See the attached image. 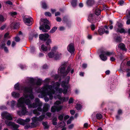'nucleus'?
Masks as SVG:
<instances>
[{"mask_svg": "<svg viewBox=\"0 0 130 130\" xmlns=\"http://www.w3.org/2000/svg\"><path fill=\"white\" fill-rule=\"evenodd\" d=\"M29 88H25L24 89L25 92L28 93V94H25L24 95V98L25 99V104L28 106L29 108H36L38 106L41 107L42 105V103L40 101L38 98H36L35 99V102L32 104L31 103L30 100L28 98H29L31 99H33L34 97L31 89L28 90Z\"/></svg>", "mask_w": 130, "mask_h": 130, "instance_id": "obj_1", "label": "nucleus"}, {"mask_svg": "<svg viewBox=\"0 0 130 130\" xmlns=\"http://www.w3.org/2000/svg\"><path fill=\"white\" fill-rule=\"evenodd\" d=\"M38 92L40 93L38 96L40 98L44 97L45 102H48L49 100V98L46 96L48 95L51 100L53 98V94H54L55 92L52 89V86L51 85H44L41 89H39Z\"/></svg>", "mask_w": 130, "mask_h": 130, "instance_id": "obj_2", "label": "nucleus"}, {"mask_svg": "<svg viewBox=\"0 0 130 130\" xmlns=\"http://www.w3.org/2000/svg\"><path fill=\"white\" fill-rule=\"evenodd\" d=\"M70 78V77L67 76L65 79L64 81L62 82L61 85L64 89L63 90L61 88H59L60 85V84L59 83L56 82L54 83L52 87L53 91L55 92L54 94L55 93L56 91L57 93H61L62 92L64 94H66L69 88V86L67 84L69 83Z\"/></svg>", "mask_w": 130, "mask_h": 130, "instance_id": "obj_3", "label": "nucleus"}, {"mask_svg": "<svg viewBox=\"0 0 130 130\" xmlns=\"http://www.w3.org/2000/svg\"><path fill=\"white\" fill-rule=\"evenodd\" d=\"M25 99L24 97H22L20 98L18 101L17 106L21 108V111H18V113L20 116L24 115L27 113L26 108L25 107Z\"/></svg>", "mask_w": 130, "mask_h": 130, "instance_id": "obj_4", "label": "nucleus"}, {"mask_svg": "<svg viewBox=\"0 0 130 130\" xmlns=\"http://www.w3.org/2000/svg\"><path fill=\"white\" fill-rule=\"evenodd\" d=\"M27 82L28 83L30 84V85L29 86L27 87H24L23 88L24 89L26 88H29L28 90L31 89L32 91V89L33 88L36 87L38 85L40 86L41 85V80L38 79H35L33 78H27Z\"/></svg>", "mask_w": 130, "mask_h": 130, "instance_id": "obj_5", "label": "nucleus"}, {"mask_svg": "<svg viewBox=\"0 0 130 130\" xmlns=\"http://www.w3.org/2000/svg\"><path fill=\"white\" fill-rule=\"evenodd\" d=\"M56 48L53 47L52 49L51 52L48 53L47 55L49 57L51 58H54L55 59H58L61 56V54L56 52Z\"/></svg>", "mask_w": 130, "mask_h": 130, "instance_id": "obj_6", "label": "nucleus"}, {"mask_svg": "<svg viewBox=\"0 0 130 130\" xmlns=\"http://www.w3.org/2000/svg\"><path fill=\"white\" fill-rule=\"evenodd\" d=\"M61 102L59 101H56L54 103V105L51 108V111L54 112L56 111L58 112L61 110L62 108V106L61 105H58L61 104Z\"/></svg>", "mask_w": 130, "mask_h": 130, "instance_id": "obj_7", "label": "nucleus"}, {"mask_svg": "<svg viewBox=\"0 0 130 130\" xmlns=\"http://www.w3.org/2000/svg\"><path fill=\"white\" fill-rule=\"evenodd\" d=\"M114 53L113 52H110L108 51H104L102 53V54L100 55V56L102 60L105 61L107 60V58L106 56H104V55L110 56L114 54Z\"/></svg>", "mask_w": 130, "mask_h": 130, "instance_id": "obj_8", "label": "nucleus"}, {"mask_svg": "<svg viewBox=\"0 0 130 130\" xmlns=\"http://www.w3.org/2000/svg\"><path fill=\"white\" fill-rule=\"evenodd\" d=\"M5 124L8 126H11L14 128L13 130H19L18 128L20 126L19 125L15 124V123L10 122L8 120L5 121Z\"/></svg>", "mask_w": 130, "mask_h": 130, "instance_id": "obj_9", "label": "nucleus"}, {"mask_svg": "<svg viewBox=\"0 0 130 130\" xmlns=\"http://www.w3.org/2000/svg\"><path fill=\"white\" fill-rule=\"evenodd\" d=\"M65 69L64 66H62L59 69L58 71L59 70L60 72L61 73L63 74L64 75H66L70 72L71 69L69 66L68 67L66 71H65Z\"/></svg>", "mask_w": 130, "mask_h": 130, "instance_id": "obj_10", "label": "nucleus"}, {"mask_svg": "<svg viewBox=\"0 0 130 130\" xmlns=\"http://www.w3.org/2000/svg\"><path fill=\"white\" fill-rule=\"evenodd\" d=\"M45 117V115H42L38 117H33L31 118L32 122H37L38 121H41L44 119Z\"/></svg>", "mask_w": 130, "mask_h": 130, "instance_id": "obj_11", "label": "nucleus"}, {"mask_svg": "<svg viewBox=\"0 0 130 130\" xmlns=\"http://www.w3.org/2000/svg\"><path fill=\"white\" fill-rule=\"evenodd\" d=\"M123 26L122 23H118V28L115 29L116 32H119L120 33H123L125 34L127 32L124 29L122 28Z\"/></svg>", "mask_w": 130, "mask_h": 130, "instance_id": "obj_12", "label": "nucleus"}, {"mask_svg": "<svg viewBox=\"0 0 130 130\" xmlns=\"http://www.w3.org/2000/svg\"><path fill=\"white\" fill-rule=\"evenodd\" d=\"M1 115L3 119L8 120H12V118L11 115L6 112H3L2 113Z\"/></svg>", "mask_w": 130, "mask_h": 130, "instance_id": "obj_13", "label": "nucleus"}, {"mask_svg": "<svg viewBox=\"0 0 130 130\" xmlns=\"http://www.w3.org/2000/svg\"><path fill=\"white\" fill-rule=\"evenodd\" d=\"M40 26L39 27V29L40 30H41L42 31L44 32H46L47 31V30L45 29L44 26L46 29L49 30L50 29V27L49 25L47 24L45 25L44 24H42L41 22H40Z\"/></svg>", "mask_w": 130, "mask_h": 130, "instance_id": "obj_14", "label": "nucleus"}, {"mask_svg": "<svg viewBox=\"0 0 130 130\" xmlns=\"http://www.w3.org/2000/svg\"><path fill=\"white\" fill-rule=\"evenodd\" d=\"M23 20L24 23L28 25L32 24V22L33 20L32 18L31 17H29L27 18H24Z\"/></svg>", "mask_w": 130, "mask_h": 130, "instance_id": "obj_15", "label": "nucleus"}, {"mask_svg": "<svg viewBox=\"0 0 130 130\" xmlns=\"http://www.w3.org/2000/svg\"><path fill=\"white\" fill-rule=\"evenodd\" d=\"M49 35L47 34H41L39 35L40 39L42 40L45 41L49 37Z\"/></svg>", "mask_w": 130, "mask_h": 130, "instance_id": "obj_16", "label": "nucleus"}, {"mask_svg": "<svg viewBox=\"0 0 130 130\" xmlns=\"http://www.w3.org/2000/svg\"><path fill=\"white\" fill-rule=\"evenodd\" d=\"M67 49L68 51L71 53H73L75 51L73 44L72 43L68 45Z\"/></svg>", "mask_w": 130, "mask_h": 130, "instance_id": "obj_17", "label": "nucleus"}, {"mask_svg": "<svg viewBox=\"0 0 130 130\" xmlns=\"http://www.w3.org/2000/svg\"><path fill=\"white\" fill-rule=\"evenodd\" d=\"M38 107L37 109H35L33 110V112L34 114L36 115V116H39L40 114V113L38 112V110L40 112L42 111V109L41 107Z\"/></svg>", "mask_w": 130, "mask_h": 130, "instance_id": "obj_18", "label": "nucleus"}, {"mask_svg": "<svg viewBox=\"0 0 130 130\" xmlns=\"http://www.w3.org/2000/svg\"><path fill=\"white\" fill-rule=\"evenodd\" d=\"M22 87L21 88L19 87V84L18 83H17L14 86V88L15 89L17 90H23L24 92V94H28V92H25L24 89L23 88L24 87Z\"/></svg>", "mask_w": 130, "mask_h": 130, "instance_id": "obj_19", "label": "nucleus"}, {"mask_svg": "<svg viewBox=\"0 0 130 130\" xmlns=\"http://www.w3.org/2000/svg\"><path fill=\"white\" fill-rule=\"evenodd\" d=\"M41 49L42 51L45 52L48 51H50L51 49L50 46H48L47 47L44 44H42L41 45Z\"/></svg>", "mask_w": 130, "mask_h": 130, "instance_id": "obj_20", "label": "nucleus"}, {"mask_svg": "<svg viewBox=\"0 0 130 130\" xmlns=\"http://www.w3.org/2000/svg\"><path fill=\"white\" fill-rule=\"evenodd\" d=\"M95 16L94 14H90V22L91 23H95Z\"/></svg>", "mask_w": 130, "mask_h": 130, "instance_id": "obj_21", "label": "nucleus"}, {"mask_svg": "<svg viewBox=\"0 0 130 130\" xmlns=\"http://www.w3.org/2000/svg\"><path fill=\"white\" fill-rule=\"evenodd\" d=\"M50 105L47 104H45L44 105L42 108V111L43 112H45L47 111L50 108Z\"/></svg>", "mask_w": 130, "mask_h": 130, "instance_id": "obj_22", "label": "nucleus"}, {"mask_svg": "<svg viewBox=\"0 0 130 130\" xmlns=\"http://www.w3.org/2000/svg\"><path fill=\"white\" fill-rule=\"evenodd\" d=\"M57 98L60 100L61 101L64 102H66L68 101L69 98L68 97H61L60 95H57Z\"/></svg>", "mask_w": 130, "mask_h": 130, "instance_id": "obj_23", "label": "nucleus"}, {"mask_svg": "<svg viewBox=\"0 0 130 130\" xmlns=\"http://www.w3.org/2000/svg\"><path fill=\"white\" fill-rule=\"evenodd\" d=\"M15 121L21 125H25V121L20 118H19L17 120H15Z\"/></svg>", "mask_w": 130, "mask_h": 130, "instance_id": "obj_24", "label": "nucleus"}, {"mask_svg": "<svg viewBox=\"0 0 130 130\" xmlns=\"http://www.w3.org/2000/svg\"><path fill=\"white\" fill-rule=\"evenodd\" d=\"M97 6H96L95 8L94 13L96 15L98 16L100 14L101 11L99 9L97 8Z\"/></svg>", "mask_w": 130, "mask_h": 130, "instance_id": "obj_25", "label": "nucleus"}, {"mask_svg": "<svg viewBox=\"0 0 130 130\" xmlns=\"http://www.w3.org/2000/svg\"><path fill=\"white\" fill-rule=\"evenodd\" d=\"M12 96L13 97L16 98H18L20 96V94L15 92H13L11 93Z\"/></svg>", "mask_w": 130, "mask_h": 130, "instance_id": "obj_26", "label": "nucleus"}, {"mask_svg": "<svg viewBox=\"0 0 130 130\" xmlns=\"http://www.w3.org/2000/svg\"><path fill=\"white\" fill-rule=\"evenodd\" d=\"M118 47L123 50H126V49L125 45L123 43L120 44L118 45Z\"/></svg>", "mask_w": 130, "mask_h": 130, "instance_id": "obj_27", "label": "nucleus"}, {"mask_svg": "<svg viewBox=\"0 0 130 130\" xmlns=\"http://www.w3.org/2000/svg\"><path fill=\"white\" fill-rule=\"evenodd\" d=\"M105 29L104 28H101L98 30V32L100 35H102L105 32Z\"/></svg>", "mask_w": 130, "mask_h": 130, "instance_id": "obj_28", "label": "nucleus"}, {"mask_svg": "<svg viewBox=\"0 0 130 130\" xmlns=\"http://www.w3.org/2000/svg\"><path fill=\"white\" fill-rule=\"evenodd\" d=\"M16 103V102L15 101L12 100L11 102L10 106L12 108H13Z\"/></svg>", "mask_w": 130, "mask_h": 130, "instance_id": "obj_29", "label": "nucleus"}, {"mask_svg": "<svg viewBox=\"0 0 130 130\" xmlns=\"http://www.w3.org/2000/svg\"><path fill=\"white\" fill-rule=\"evenodd\" d=\"M96 117L97 119L100 120L102 118V116L100 113H97L96 115Z\"/></svg>", "mask_w": 130, "mask_h": 130, "instance_id": "obj_30", "label": "nucleus"}, {"mask_svg": "<svg viewBox=\"0 0 130 130\" xmlns=\"http://www.w3.org/2000/svg\"><path fill=\"white\" fill-rule=\"evenodd\" d=\"M41 3H42V8H43L46 9L47 8V6L45 3L44 1L42 2Z\"/></svg>", "mask_w": 130, "mask_h": 130, "instance_id": "obj_31", "label": "nucleus"}, {"mask_svg": "<svg viewBox=\"0 0 130 130\" xmlns=\"http://www.w3.org/2000/svg\"><path fill=\"white\" fill-rule=\"evenodd\" d=\"M41 22H40L41 23L42 22H43L44 23V24L45 23L47 24H48V23L49 22L48 20L45 19H41Z\"/></svg>", "mask_w": 130, "mask_h": 130, "instance_id": "obj_32", "label": "nucleus"}, {"mask_svg": "<svg viewBox=\"0 0 130 130\" xmlns=\"http://www.w3.org/2000/svg\"><path fill=\"white\" fill-rule=\"evenodd\" d=\"M42 124L44 126V128L47 129L48 128V127L47 125V122H43L42 123Z\"/></svg>", "mask_w": 130, "mask_h": 130, "instance_id": "obj_33", "label": "nucleus"}, {"mask_svg": "<svg viewBox=\"0 0 130 130\" xmlns=\"http://www.w3.org/2000/svg\"><path fill=\"white\" fill-rule=\"evenodd\" d=\"M76 0H72L71 4L73 7H75L76 6Z\"/></svg>", "mask_w": 130, "mask_h": 130, "instance_id": "obj_34", "label": "nucleus"}, {"mask_svg": "<svg viewBox=\"0 0 130 130\" xmlns=\"http://www.w3.org/2000/svg\"><path fill=\"white\" fill-rule=\"evenodd\" d=\"M36 122H32L31 123V125H30V128H32L35 127L37 126V124L36 123Z\"/></svg>", "mask_w": 130, "mask_h": 130, "instance_id": "obj_35", "label": "nucleus"}, {"mask_svg": "<svg viewBox=\"0 0 130 130\" xmlns=\"http://www.w3.org/2000/svg\"><path fill=\"white\" fill-rule=\"evenodd\" d=\"M51 41L50 39H48L46 42V45L48 46H50V44L51 43Z\"/></svg>", "mask_w": 130, "mask_h": 130, "instance_id": "obj_36", "label": "nucleus"}, {"mask_svg": "<svg viewBox=\"0 0 130 130\" xmlns=\"http://www.w3.org/2000/svg\"><path fill=\"white\" fill-rule=\"evenodd\" d=\"M13 28L14 29H17L19 27V24L18 23H15L13 24Z\"/></svg>", "mask_w": 130, "mask_h": 130, "instance_id": "obj_37", "label": "nucleus"}, {"mask_svg": "<svg viewBox=\"0 0 130 130\" xmlns=\"http://www.w3.org/2000/svg\"><path fill=\"white\" fill-rule=\"evenodd\" d=\"M57 29V28L56 27H54L50 30V33H53Z\"/></svg>", "mask_w": 130, "mask_h": 130, "instance_id": "obj_38", "label": "nucleus"}, {"mask_svg": "<svg viewBox=\"0 0 130 130\" xmlns=\"http://www.w3.org/2000/svg\"><path fill=\"white\" fill-rule=\"evenodd\" d=\"M57 120V119L56 118H54L53 120V125H55L57 124V122L56 121Z\"/></svg>", "mask_w": 130, "mask_h": 130, "instance_id": "obj_39", "label": "nucleus"}, {"mask_svg": "<svg viewBox=\"0 0 130 130\" xmlns=\"http://www.w3.org/2000/svg\"><path fill=\"white\" fill-rule=\"evenodd\" d=\"M122 38L120 37H118L116 39V41L117 42H119L121 41Z\"/></svg>", "mask_w": 130, "mask_h": 130, "instance_id": "obj_40", "label": "nucleus"}, {"mask_svg": "<svg viewBox=\"0 0 130 130\" xmlns=\"http://www.w3.org/2000/svg\"><path fill=\"white\" fill-rule=\"evenodd\" d=\"M76 108L77 109L79 110L82 108V106L80 104H77L76 107Z\"/></svg>", "mask_w": 130, "mask_h": 130, "instance_id": "obj_41", "label": "nucleus"}, {"mask_svg": "<svg viewBox=\"0 0 130 130\" xmlns=\"http://www.w3.org/2000/svg\"><path fill=\"white\" fill-rule=\"evenodd\" d=\"M9 14L11 16L14 17L17 14V13L15 12H11L9 13Z\"/></svg>", "mask_w": 130, "mask_h": 130, "instance_id": "obj_42", "label": "nucleus"}, {"mask_svg": "<svg viewBox=\"0 0 130 130\" xmlns=\"http://www.w3.org/2000/svg\"><path fill=\"white\" fill-rule=\"evenodd\" d=\"M35 48L34 46H32L31 47L30 51V52L31 53H33L35 51Z\"/></svg>", "mask_w": 130, "mask_h": 130, "instance_id": "obj_43", "label": "nucleus"}, {"mask_svg": "<svg viewBox=\"0 0 130 130\" xmlns=\"http://www.w3.org/2000/svg\"><path fill=\"white\" fill-rule=\"evenodd\" d=\"M90 27L91 29L92 30H94L95 28V25L93 24H92L91 25Z\"/></svg>", "mask_w": 130, "mask_h": 130, "instance_id": "obj_44", "label": "nucleus"}, {"mask_svg": "<svg viewBox=\"0 0 130 130\" xmlns=\"http://www.w3.org/2000/svg\"><path fill=\"white\" fill-rule=\"evenodd\" d=\"M5 19L3 16L2 15H0V21L3 22L4 21Z\"/></svg>", "mask_w": 130, "mask_h": 130, "instance_id": "obj_45", "label": "nucleus"}, {"mask_svg": "<svg viewBox=\"0 0 130 130\" xmlns=\"http://www.w3.org/2000/svg\"><path fill=\"white\" fill-rule=\"evenodd\" d=\"M15 40L17 42H19L20 40V39L18 37H15Z\"/></svg>", "mask_w": 130, "mask_h": 130, "instance_id": "obj_46", "label": "nucleus"}, {"mask_svg": "<svg viewBox=\"0 0 130 130\" xmlns=\"http://www.w3.org/2000/svg\"><path fill=\"white\" fill-rule=\"evenodd\" d=\"M45 14L46 16H47L50 17V16H51V13L49 12H46L45 13Z\"/></svg>", "mask_w": 130, "mask_h": 130, "instance_id": "obj_47", "label": "nucleus"}, {"mask_svg": "<svg viewBox=\"0 0 130 130\" xmlns=\"http://www.w3.org/2000/svg\"><path fill=\"white\" fill-rule=\"evenodd\" d=\"M60 124H62V125H60V126L61 127H63L65 126L66 123L64 122H61L60 123Z\"/></svg>", "mask_w": 130, "mask_h": 130, "instance_id": "obj_48", "label": "nucleus"}, {"mask_svg": "<svg viewBox=\"0 0 130 130\" xmlns=\"http://www.w3.org/2000/svg\"><path fill=\"white\" fill-rule=\"evenodd\" d=\"M25 125L26 124L27 122H29L30 121V119L29 118H28L25 119Z\"/></svg>", "mask_w": 130, "mask_h": 130, "instance_id": "obj_49", "label": "nucleus"}, {"mask_svg": "<svg viewBox=\"0 0 130 130\" xmlns=\"http://www.w3.org/2000/svg\"><path fill=\"white\" fill-rule=\"evenodd\" d=\"M64 116L63 115H61L59 116L58 119L60 120H62L63 119Z\"/></svg>", "mask_w": 130, "mask_h": 130, "instance_id": "obj_50", "label": "nucleus"}, {"mask_svg": "<svg viewBox=\"0 0 130 130\" xmlns=\"http://www.w3.org/2000/svg\"><path fill=\"white\" fill-rule=\"evenodd\" d=\"M46 115L48 118H50L52 114L51 113L48 112L46 113Z\"/></svg>", "mask_w": 130, "mask_h": 130, "instance_id": "obj_51", "label": "nucleus"}, {"mask_svg": "<svg viewBox=\"0 0 130 130\" xmlns=\"http://www.w3.org/2000/svg\"><path fill=\"white\" fill-rule=\"evenodd\" d=\"M74 126V124H72L69 126L68 128L69 129H71L73 128Z\"/></svg>", "mask_w": 130, "mask_h": 130, "instance_id": "obj_52", "label": "nucleus"}, {"mask_svg": "<svg viewBox=\"0 0 130 130\" xmlns=\"http://www.w3.org/2000/svg\"><path fill=\"white\" fill-rule=\"evenodd\" d=\"M50 79L49 78H46L44 80V81L46 83H48L50 82Z\"/></svg>", "mask_w": 130, "mask_h": 130, "instance_id": "obj_53", "label": "nucleus"}, {"mask_svg": "<svg viewBox=\"0 0 130 130\" xmlns=\"http://www.w3.org/2000/svg\"><path fill=\"white\" fill-rule=\"evenodd\" d=\"M6 44L5 43H2L1 44V47L2 48H4V47H5Z\"/></svg>", "mask_w": 130, "mask_h": 130, "instance_id": "obj_54", "label": "nucleus"}, {"mask_svg": "<svg viewBox=\"0 0 130 130\" xmlns=\"http://www.w3.org/2000/svg\"><path fill=\"white\" fill-rule=\"evenodd\" d=\"M56 20L57 21L60 22L61 21V19L59 17H57L56 18Z\"/></svg>", "mask_w": 130, "mask_h": 130, "instance_id": "obj_55", "label": "nucleus"}, {"mask_svg": "<svg viewBox=\"0 0 130 130\" xmlns=\"http://www.w3.org/2000/svg\"><path fill=\"white\" fill-rule=\"evenodd\" d=\"M73 99L72 98H71L69 101V104H71L73 102Z\"/></svg>", "mask_w": 130, "mask_h": 130, "instance_id": "obj_56", "label": "nucleus"}, {"mask_svg": "<svg viewBox=\"0 0 130 130\" xmlns=\"http://www.w3.org/2000/svg\"><path fill=\"white\" fill-rule=\"evenodd\" d=\"M87 67V64L86 63H83L82 64V67L84 69L86 68Z\"/></svg>", "mask_w": 130, "mask_h": 130, "instance_id": "obj_57", "label": "nucleus"}, {"mask_svg": "<svg viewBox=\"0 0 130 130\" xmlns=\"http://www.w3.org/2000/svg\"><path fill=\"white\" fill-rule=\"evenodd\" d=\"M6 3L9 5H12V3L10 1H8L6 2Z\"/></svg>", "mask_w": 130, "mask_h": 130, "instance_id": "obj_58", "label": "nucleus"}, {"mask_svg": "<svg viewBox=\"0 0 130 130\" xmlns=\"http://www.w3.org/2000/svg\"><path fill=\"white\" fill-rule=\"evenodd\" d=\"M126 19H130V11L128 12V14L126 16Z\"/></svg>", "mask_w": 130, "mask_h": 130, "instance_id": "obj_59", "label": "nucleus"}, {"mask_svg": "<svg viewBox=\"0 0 130 130\" xmlns=\"http://www.w3.org/2000/svg\"><path fill=\"white\" fill-rule=\"evenodd\" d=\"M127 20L126 21V24L127 25H129L130 24V19H127Z\"/></svg>", "mask_w": 130, "mask_h": 130, "instance_id": "obj_60", "label": "nucleus"}, {"mask_svg": "<svg viewBox=\"0 0 130 130\" xmlns=\"http://www.w3.org/2000/svg\"><path fill=\"white\" fill-rule=\"evenodd\" d=\"M30 128V125H26L24 126V128L25 129H27L28 128Z\"/></svg>", "mask_w": 130, "mask_h": 130, "instance_id": "obj_61", "label": "nucleus"}, {"mask_svg": "<svg viewBox=\"0 0 130 130\" xmlns=\"http://www.w3.org/2000/svg\"><path fill=\"white\" fill-rule=\"evenodd\" d=\"M6 25H4L1 26V29L2 30H3L6 27Z\"/></svg>", "mask_w": 130, "mask_h": 130, "instance_id": "obj_62", "label": "nucleus"}, {"mask_svg": "<svg viewBox=\"0 0 130 130\" xmlns=\"http://www.w3.org/2000/svg\"><path fill=\"white\" fill-rule=\"evenodd\" d=\"M11 43V42L10 40H8L7 41V44L8 46H9L10 45Z\"/></svg>", "mask_w": 130, "mask_h": 130, "instance_id": "obj_63", "label": "nucleus"}, {"mask_svg": "<svg viewBox=\"0 0 130 130\" xmlns=\"http://www.w3.org/2000/svg\"><path fill=\"white\" fill-rule=\"evenodd\" d=\"M124 2V1L122 0L120 1H119V4L120 5H122L123 4Z\"/></svg>", "mask_w": 130, "mask_h": 130, "instance_id": "obj_64", "label": "nucleus"}]
</instances>
